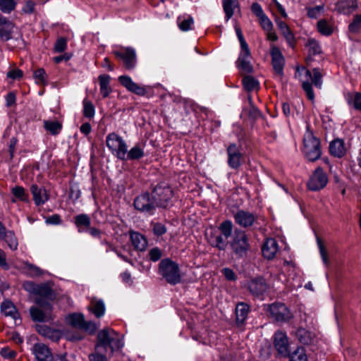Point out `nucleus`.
<instances>
[{
  "label": "nucleus",
  "mask_w": 361,
  "mask_h": 361,
  "mask_svg": "<svg viewBox=\"0 0 361 361\" xmlns=\"http://www.w3.org/2000/svg\"><path fill=\"white\" fill-rule=\"evenodd\" d=\"M295 77L299 78L302 82V89L305 92L307 97L311 101L314 99V94L312 90V84L309 82L311 80L312 84L317 88H321L322 85V75L317 68H314L312 71L302 67L298 68Z\"/></svg>",
  "instance_id": "1"
},
{
  "label": "nucleus",
  "mask_w": 361,
  "mask_h": 361,
  "mask_svg": "<svg viewBox=\"0 0 361 361\" xmlns=\"http://www.w3.org/2000/svg\"><path fill=\"white\" fill-rule=\"evenodd\" d=\"M123 346V343L117 333L110 328H106L99 331L94 349H103L106 352V348L109 347L113 353Z\"/></svg>",
  "instance_id": "2"
},
{
  "label": "nucleus",
  "mask_w": 361,
  "mask_h": 361,
  "mask_svg": "<svg viewBox=\"0 0 361 361\" xmlns=\"http://www.w3.org/2000/svg\"><path fill=\"white\" fill-rule=\"evenodd\" d=\"M159 273L167 283L171 285H176L181 281L180 272L178 264L170 259H164L160 262Z\"/></svg>",
  "instance_id": "3"
},
{
  "label": "nucleus",
  "mask_w": 361,
  "mask_h": 361,
  "mask_svg": "<svg viewBox=\"0 0 361 361\" xmlns=\"http://www.w3.org/2000/svg\"><path fill=\"white\" fill-rule=\"evenodd\" d=\"M303 152L310 161L318 159L322 154L319 140L309 130L304 135Z\"/></svg>",
  "instance_id": "4"
},
{
  "label": "nucleus",
  "mask_w": 361,
  "mask_h": 361,
  "mask_svg": "<svg viewBox=\"0 0 361 361\" xmlns=\"http://www.w3.org/2000/svg\"><path fill=\"white\" fill-rule=\"evenodd\" d=\"M37 306H32L30 309L32 319L35 322H48L52 319V307L51 304L41 298H36Z\"/></svg>",
  "instance_id": "5"
},
{
  "label": "nucleus",
  "mask_w": 361,
  "mask_h": 361,
  "mask_svg": "<svg viewBox=\"0 0 361 361\" xmlns=\"http://www.w3.org/2000/svg\"><path fill=\"white\" fill-rule=\"evenodd\" d=\"M233 252L239 257H245L250 249L248 237L244 231L235 229L231 241Z\"/></svg>",
  "instance_id": "6"
},
{
  "label": "nucleus",
  "mask_w": 361,
  "mask_h": 361,
  "mask_svg": "<svg viewBox=\"0 0 361 361\" xmlns=\"http://www.w3.org/2000/svg\"><path fill=\"white\" fill-rule=\"evenodd\" d=\"M152 195L158 207L165 208L169 205L173 192L169 184L161 183L154 188Z\"/></svg>",
  "instance_id": "7"
},
{
  "label": "nucleus",
  "mask_w": 361,
  "mask_h": 361,
  "mask_svg": "<svg viewBox=\"0 0 361 361\" xmlns=\"http://www.w3.org/2000/svg\"><path fill=\"white\" fill-rule=\"evenodd\" d=\"M106 146L116 156L117 158L125 160L127 152V145L125 141L117 134L110 133L106 137Z\"/></svg>",
  "instance_id": "8"
},
{
  "label": "nucleus",
  "mask_w": 361,
  "mask_h": 361,
  "mask_svg": "<svg viewBox=\"0 0 361 361\" xmlns=\"http://www.w3.org/2000/svg\"><path fill=\"white\" fill-rule=\"evenodd\" d=\"M269 316L278 322H288L293 317L289 309L282 303H274L268 306Z\"/></svg>",
  "instance_id": "9"
},
{
  "label": "nucleus",
  "mask_w": 361,
  "mask_h": 361,
  "mask_svg": "<svg viewBox=\"0 0 361 361\" xmlns=\"http://www.w3.org/2000/svg\"><path fill=\"white\" fill-rule=\"evenodd\" d=\"M134 207L141 212L152 214L157 206V203L150 196L149 193L145 192L137 197L134 200Z\"/></svg>",
  "instance_id": "10"
},
{
  "label": "nucleus",
  "mask_w": 361,
  "mask_h": 361,
  "mask_svg": "<svg viewBox=\"0 0 361 361\" xmlns=\"http://www.w3.org/2000/svg\"><path fill=\"white\" fill-rule=\"evenodd\" d=\"M327 182L326 174L321 168H317L310 178L307 186L311 190H319L324 188Z\"/></svg>",
  "instance_id": "11"
},
{
  "label": "nucleus",
  "mask_w": 361,
  "mask_h": 361,
  "mask_svg": "<svg viewBox=\"0 0 361 361\" xmlns=\"http://www.w3.org/2000/svg\"><path fill=\"white\" fill-rule=\"evenodd\" d=\"M114 54L123 61L126 69L131 70L135 67L136 54L133 49L128 47L121 51H115Z\"/></svg>",
  "instance_id": "12"
},
{
  "label": "nucleus",
  "mask_w": 361,
  "mask_h": 361,
  "mask_svg": "<svg viewBox=\"0 0 361 361\" xmlns=\"http://www.w3.org/2000/svg\"><path fill=\"white\" fill-rule=\"evenodd\" d=\"M228 164L232 169H238L241 164L243 154L235 144H231L227 148Z\"/></svg>",
  "instance_id": "13"
},
{
  "label": "nucleus",
  "mask_w": 361,
  "mask_h": 361,
  "mask_svg": "<svg viewBox=\"0 0 361 361\" xmlns=\"http://www.w3.org/2000/svg\"><path fill=\"white\" fill-rule=\"evenodd\" d=\"M32 353L37 361H54L50 349L44 343H36L32 347Z\"/></svg>",
  "instance_id": "14"
},
{
  "label": "nucleus",
  "mask_w": 361,
  "mask_h": 361,
  "mask_svg": "<svg viewBox=\"0 0 361 361\" xmlns=\"http://www.w3.org/2000/svg\"><path fill=\"white\" fill-rule=\"evenodd\" d=\"M271 57H272V64L274 72L277 77L281 79L283 75V66H284V59L276 47H273L271 48Z\"/></svg>",
  "instance_id": "15"
},
{
  "label": "nucleus",
  "mask_w": 361,
  "mask_h": 361,
  "mask_svg": "<svg viewBox=\"0 0 361 361\" xmlns=\"http://www.w3.org/2000/svg\"><path fill=\"white\" fill-rule=\"evenodd\" d=\"M234 219L236 224L247 228L253 225L256 221V216L250 212L239 210L234 214Z\"/></svg>",
  "instance_id": "16"
},
{
  "label": "nucleus",
  "mask_w": 361,
  "mask_h": 361,
  "mask_svg": "<svg viewBox=\"0 0 361 361\" xmlns=\"http://www.w3.org/2000/svg\"><path fill=\"white\" fill-rule=\"evenodd\" d=\"M274 346L282 356L288 355V343L285 333L277 331L274 335Z\"/></svg>",
  "instance_id": "17"
},
{
  "label": "nucleus",
  "mask_w": 361,
  "mask_h": 361,
  "mask_svg": "<svg viewBox=\"0 0 361 361\" xmlns=\"http://www.w3.org/2000/svg\"><path fill=\"white\" fill-rule=\"evenodd\" d=\"M118 81L129 91L137 95L143 96L146 94L145 87L140 86L138 84L134 82L128 76L121 75L118 78Z\"/></svg>",
  "instance_id": "18"
},
{
  "label": "nucleus",
  "mask_w": 361,
  "mask_h": 361,
  "mask_svg": "<svg viewBox=\"0 0 361 361\" xmlns=\"http://www.w3.org/2000/svg\"><path fill=\"white\" fill-rule=\"evenodd\" d=\"M247 288L252 295H261L268 289V285L262 278H255L251 279Z\"/></svg>",
  "instance_id": "19"
},
{
  "label": "nucleus",
  "mask_w": 361,
  "mask_h": 361,
  "mask_svg": "<svg viewBox=\"0 0 361 361\" xmlns=\"http://www.w3.org/2000/svg\"><path fill=\"white\" fill-rule=\"evenodd\" d=\"M16 28L13 24L6 18L0 16V37L2 40L7 41L12 37V34Z\"/></svg>",
  "instance_id": "20"
},
{
  "label": "nucleus",
  "mask_w": 361,
  "mask_h": 361,
  "mask_svg": "<svg viewBox=\"0 0 361 361\" xmlns=\"http://www.w3.org/2000/svg\"><path fill=\"white\" fill-rule=\"evenodd\" d=\"M207 237L209 243L215 247L220 250H224L227 246V239L220 233L218 234L216 231H212L209 233H207Z\"/></svg>",
  "instance_id": "21"
},
{
  "label": "nucleus",
  "mask_w": 361,
  "mask_h": 361,
  "mask_svg": "<svg viewBox=\"0 0 361 361\" xmlns=\"http://www.w3.org/2000/svg\"><path fill=\"white\" fill-rule=\"evenodd\" d=\"M30 190L37 205L43 204L49 200V195L45 188L34 184L31 185Z\"/></svg>",
  "instance_id": "22"
},
{
  "label": "nucleus",
  "mask_w": 361,
  "mask_h": 361,
  "mask_svg": "<svg viewBox=\"0 0 361 361\" xmlns=\"http://www.w3.org/2000/svg\"><path fill=\"white\" fill-rule=\"evenodd\" d=\"M262 250L265 258L268 259H273L278 251V244L273 238L267 239Z\"/></svg>",
  "instance_id": "23"
},
{
  "label": "nucleus",
  "mask_w": 361,
  "mask_h": 361,
  "mask_svg": "<svg viewBox=\"0 0 361 361\" xmlns=\"http://www.w3.org/2000/svg\"><path fill=\"white\" fill-rule=\"evenodd\" d=\"M130 237L133 247L140 251H143L146 249L147 241L145 237L138 232L130 231Z\"/></svg>",
  "instance_id": "24"
},
{
  "label": "nucleus",
  "mask_w": 361,
  "mask_h": 361,
  "mask_svg": "<svg viewBox=\"0 0 361 361\" xmlns=\"http://www.w3.org/2000/svg\"><path fill=\"white\" fill-rule=\"evenodd\" d=\"M357 8L355 0H343L336 5V11L340 13L348 15Z\"/></svg>",
  "instance_id": "25"
},
{
  "label": "nucleus",
  "mask_w": 361,
  "mask_h": 361,
  "mask_svg": "<svg viewBox=\"0 0 361 361\" xmlns=\"http://www.w3.org/2000/svg\"><path fill=\"white\" fill-rule=\"evenodd\" d=\"M35 295H38V298L41 299L44 298L49 300H53L55 297L54 293L49 283L38 284Z\"/></svg>",
  "instance_id": "26"
},
{
  "label": "nucleus",
  "mask_w": 361,
  "mask_h": 361,
  "mask_svg": "<svg viewBox=\"0 0 361 361\" xmlns=\"http://www.w3.org/2000/svg\"><path fill=\"white\" fill-rule=\"evenodd\" d=\"M21 269L23 273L30 277H39L46 273L44 270L27 262L23 263Z\"/></svg>",
  "instance_id": "27"
},
{
  "label": "nucleus",
  "mask_w": 361,
  "mask_h": 361,
  "mask_svg": "<svg viewBox=\"0 0 361 361\" xmlns=\"http://www.w3.org/2000/svg\"><path fill=\"white\" fill-rule=\"evenodd\" d=\"M222 6L225 13L226 20L228 21L239 7L238 0H222Z\"/></svg>",
  "instance_id": "28"
},
{
  "label": "nucleus",
  "mask_w": 361,
  "mask_h": 361,
  "mask_svg": "<svg viewBox=\"0 0 361 361\" xmlns=\"http://www.w3.org/2000/svg\"><path fill=\"white\" fill-rule=\"evenodd\" d=\"M330 153L336 157H342L345 154L344 142L341 140H334L329 145Z\"/></svg>",
  "instance_id": "29"
},
{
  "label": "nucleus",
  "mask_w": 361,
  "mask_h": 361,
  "mask_svg": "<svg viewBox=\"0 0 361 361\" xmlns=\"http://www.w3.org/2000/svg\"><path fill=\"white\" fill-rule=\"evenodd\" d=\"M296 336L301 343L310 345L313 343L315 334L305 329H299L296 332Z\"/></svg>",
  "instance_id": "30"
},
{
  "label": "nucleus",
  "mask_w": 361,
  "mask_h": 361,
  "mask_svg": "<svg viewBox=\"0 0 361 361\" xmlns=\"http://www.w3.org/2000/svg\"><path fill=\"white\" fill-rule=\"evenodd\" d=\"M345 99L348 105L356 110L361 111V93L358 92H348L345 94Z\"/></svg>",
  "instance_id": "31"
},
{
  "label": "nucleus",
  "mask_w": 361,
  "mask_h": 361,
  "mask_svg": "<svg viewBox=\"0 0 361 361\" xmlns=\"http://www.w3.org/2000/svg\"><path fill=\"white\" fill-rule=\"evenodd\" d=\"M276 24L279 29L281 30V34L284 36L290 46L294 45V36L290 30L289 27L283 21L276 20Z\"/></svg>",
  "instance_id": "32"
},
{
  "label": "nucleus",
  "mask_w": 361,
  "mask_h": 361,
  "mask_svg": "<svg viewBox=\"0 0 361 361\" xmlns=\"http://www.w3.org/2000/svg\"><path fill=\"white\" fill-rule=\"evenodd\" d=\"M1 312L6 317H11L15 321L18 318L16 307L11 301H4L1 305Z\"/></svg>",
  "instance_id": "33"
},
{
  "label": "nucleus",
  "mask_w": 361,
  "mask_h": 361,
  "mask_svg": "<svg viewBox=\"0 0 361 361\" xmlns=\"http://www.w3.org/2000/svg\"><path fill=\"white\" fill-rule=\"evenodd\" d=\"M36 329L38 333L44 337H47L53 341H58L59 339V332L52 330L47 326L37 325Z\"/></svg>",
  "instance_id": "34"
},
{
  "label": "nucleus",
  "mask_w": 361,
  "mask_h": 361,
  "mask_svg": "<svg viewBox=\"0 0 361 361\" xmlns=\"http://www.w3.org/2000/svg\"><path fill=\"white\" fill-rule=\"evenodd\" d=\"M109 81L110 76L108 75H101L99 77L100 92L103 97H107L111 92V88L109 87Z\"/></svg>",
  "instance_id": "35"
},
{
  "label": "nucleus",
  "mask_w": 361,
  "mask_h": 361,
  "mask_svg": "<svg viewBox=\"0 0 361 361\" xmlns=\"http://www.w3.org/2000/svg\"><path fill=\"white\" fill-rule=\"evenodd\" d=\"M249 307L245 303H240L236 306V320L238 323H243L247 318Z\"/></svg>",
  "instance_id": "36"
},
{
  "label": "nucleus",
  "mask_w": 361,
  "mask_h": 361,
  "mask_svg": "<svg viewBox=\"0 0 361 361\" xmlns=\"http://www.w3.org/2000/svg\"><path fill=\"white\" fill-rule=\"evenodd\" d=\"M89 309L92 311L97 317L103 316L105 311L104 305L102 300H92Z\"/></svg>",
  "instance_id": "37"
},
{
  "label": "nucleus",
  "mask_w": 361,
  "mask_h": 361,
  "mask_svg": "<svg viewBox=\"0 0 361 361\" xmlns=\"http://www.w3.org/2000/svg\"><path fill=\"white\" fill-rule=\"evenodd\" d=\"M250 57L245 56H240L238 60V66L242 72L245 73H251L252 71V66L249 61Z\"/></svg>",
  "instance_id": "38"
},
{
  "label": "nucleus",
  "mask_w": 361,
  "mask_h": 361,
  "mask_svg": "<svg viewBox=\"0 0 361 361\" xmlns=\"http://www.w3.org/2000/svg\"><path fill=\"white\" fill-rule=\"evenodd\" d=\"M288 355L290 361H307V357L303 348H297Z\"/></svg>",
  "instance_id": "39"
},
{
  "label": "nucleus",
  "mask_w": 361,
  "mask_h": 361,
  "mask_svg": "<svg viewBox=\"0 0 361 361\" xmlns=\"http://www.w3.org/2000/svg\"><path fill=\"white\" fill-rule=\"evenodd\" d=\"M244 87L247 91H253L259 87V82L252 76L247 75L243 79Z\"/></svg>",
  "instance_id": "40"
},
{
  "label": "nucleus",
  "mask_w": 361,
  "mask_h": 361,
  "mask_svg": "<svg viewBox=\"0 0 361 361\" xmlns=\"http://www.w3.org/2000/svg\"><path fill=\"white\" fill-rule=\"evenodd\" d=\"M219 229L220 231V233L224 235V237H225L226 239H228L232 235L233 224L230 221H223L220 224Z\"/></svg>",
  "instance_id": "41"
},
{
  "label": "nucleus",
  "mask_w": 361,
  "mask_h": 361,
  "mask_svg": "<svg viewBox=\"0 0 361 361\" xmlns=\"http://www.w3.org/2000/svg\"><path fill=\"white\" fill-rule=\"evenodd\" d=\"M144 155V152L141 147L136 145L133 147L129 152H126V159H139Z\"/></svg>",
  "instance_id": "42"
},
{
  "label": "nucleus",
  "mask_w": 361,
  "mask_h": 361,
  "mask_svg": "<svg viewBox=\"0 0 361 361\" xmlns=\"http://www.w3.org/2000/svg\"><path fill=\"white\" fill-rule=\"evenodd\" d=\"M85 319L82 314H73L69 316L68 322L69 324L75 328L80 329L81 326L84 323Z\"/></svg>",
  "instance_id": "43"
},
{
  "label": "nucleus",
  "mask_w": 361,
  "mask_h": 361,
  "mask_svg": "<svg viewBox=\"0 0 361 361\" xmlns=\"http://www.w3.org/2000/svg\"><path fill=\"white\" fill-rule=\"evenodd\" d=\"M44 126L47 131L51 134H58L61 128V125L58 121H45Z\"/></svg>",
  "instance_id": "44"
},
{
  "label": "nucleus",
  "mask_w": 361,
  "mask_h": 361,
  "mask_svg": "<svg viewBox=\"0 0 361 361\" xmlns=\"http://www.w3.org/2000/svg\"><path fill=\"white\" fill-rule=\"evenodd\" d=\"M349 32L351 33H357L361 30V14L354 16L353 20L348 26Z\"/></svg>",
  "instance_id": "45"
},
{
  "label": "nucleus",
  "mask_w": 361,
  "mask_h": 361,
  "mask_svg": "<svg viewBox=\"0 0 361 361\" xmlns=\"http://www.w3.org/2000/svg\"><path fill=\"white\" fill-rule=\"evenodd\" d=\"M308 52L310 56H314L321 52V48L319 44L313 39H310L307 43Z\"/></svg>",
  "instance_id": "46"
},
{
  "label": "nucleus",
  "mask_w": 361,
  "mask_h": 361,
  "mask_svg": "<svg viewBox=\"0 0 361 361\" xmlns=\"http://www.w3.org/2000/svg\"><path fill=\"white\" fill-rule=\"evenodd\" d=\"M75 224L78 227H89L90 225V219L87 214H79L75 217Z\"/></svg>",
  "instance_id": "47"
},
{
  "label": "nucleus",
  "mask_w": 361,
  "mask_h": 361,
  "mask_svg": "<svg viewBox=\"0 0 361 361\" xmlns=\"http://www.w3.org/2000/svg\"><path fill=\"white\" fill-rule=\"evenodd\" d=\"M15 0H0V9L3 12L10 13L16 7Z\"/></svg>",
  "instance_id": "48"
},
{
  "label": "nucleus",
  "mask_w": 361,
  "mask_h": 361,
  "mask_svg": "<svg viewBox=\"0 0 361 361\" xmlns=\"http://www.w3.org/2000/svg\"><path fill=\"white\" fill-rule=\"evenodd\" d=\"M317 27L319 31L325 35H329L332 33V27L327 23L325 20H320L317 23Z\"/></svg>",
  "instance_id": "49"
},
{
  "label": "nucleus",
  "mask_w": 361,
  "mask_h": 361,
  "mask_svg": "<svg viewBox=\"0 0 361 361\" xmlns=\"http://www.w3.org/2000/svg\"><path fill=\"white\" fill-rule=\"evenodd\" d=\"M11 192L14 197L21 201L27 200V194L24 188L21 186H16L11 189Z\"/></svg>",
  "instance_id": "50"
},
{
  "label": "nucleus",
  "mask_w": 361,
  "mask_h": 361,
  "mask_svg": "<svg viewBox=\"0 0 361 361\" xmlns=\"http://www.w3.org/2000/svg\"><path fill=\"white\" fill-rule=\"evenodd\" d=\"M83 114L87 118H92L94 115V107L92 102L87 99L83 101Z\"/></svg>",
  "instance_id": "51"
},
{
  "label": "nucleus",
  "mask_w": 361,
  "mask_h": 361,
  "mask_svg": "<svg viewBox=\"0 0 361 361\" xmlns=\"http://www.w3.org/2000/svg\"><path fill=\"white\" fill-rule=\"evenodd\" d=\"M317 243L319 248V252L324 264L326 266H329L330 261L328 256L327 250L319 238H317Z\"/></svg>",
  "instance_id": "52"
},
{
  "label": "nucleus",
  "mask_w": 361,
  "mask_h": 361,
  "mask_svg": "<svg viewBox=\"0 0 361 361\" xmlns=\"http://www.w3.org/2000/svg\"><path fill=\"white\" fill-rule=\"evenodd\" d=\"M102 349L95 350L94 353L89 355L90 361H107L106 355H103Z\"/></svg>",
  "instance_id": "53"
},
{
  "label": "nucleus",
  "mask_w": 361,
  "mask_h": 361,
  "mask_svg": "<svg viewBox=\"0 0 361 361\" xmlns=\"http://www.w3.org/2000/svg\"><path fill=\"white\" fill-rule=\"evenodd\" d=\"M67 47V41L65 38L61 37L59 38L54 45V51L55 52H63L66 50Z\"/></svg>",
  "instance_id": "54"
},
{
  "label": "nucleus",
  "mask_w": 361,
  "mask_h": 361,
  "mask_svg": "<svg viewBox=\"0 0 361 361\" xmlns=\"http://www.w3.org/2000/svg\"><path fill=\"white\" fill-rule=\"evenodd\" d=\"M192 24V18L191 16H188L187 19H184L178 23V27L182 31H188L191 30Z\"/></svg>",
  "instance_id": "55"
},
{
  "label": "nucleus",
  "mask_w": 361,
  "mask_h": 361,
  "mask_svg": "<svg viewBox=\"0 0 361 361\" xmlns=\"http://www.w3.org/2000/svg\"><path fill=\"white\" fill-rule=\"evenodd\" d=\"M259 21L264 31L273 30V24L266 15L259 18Z\"/></svg>",
  "instance_id": "56"
},
{
  "label": "nucleus",
  "mask_w": 361,
  "mask_h": 361,
  "mask_svg": "<svg viewBox=\"0 0 361 361\" xmlns=\"http://www.w3.org/2000/svg\"><path fill=\"white\" fill-rule=\"evenodd\" d=\"M80 329L87 332L90 334H93L97 330V326L94 323L92 322L84 321V323L81 326Z\"/></svg>",
  "instance_id": "57"
},
{
  "label": "nucleus",
  "mask_w": 361,
  "mask_h": 361,
  "mask_svg": "<svg viewBox=\"0 0 361 361\" xmlns=\"http://www.w3.org/2000/svg\"><path fill=\"white\" fill-rule=\"evenodd\" d=\"M0 354L6 359H11L16 357V352L8 347H4L0 350Z\"/></svg>",
  "instance_id": "58"
},
{
  "label": "nucleus",
  "mask_w": 361,
  "mask_h": 361,
  "mask_svg": "<svg viewBox=\"0 0 361 361\" xmlns=\"http://www.w3.org/2000/svg\"><path fill=\"white\" fill-rule=\"evenodd\" d=\"M38 284L32 282V281H25L23 283V288L27 292L36 294Z\"/></svg>",
  "instance_id": "59"
},
{
  "label": "nucleus",
  "mask_w": 361,
  "mask_h": 361,
  "mask_svg": "<svg viewBox=\"0 0 361 361\" xmlns=\"http://www.w3.org/2000/svg\"><path fill=\"white\" fill-rule=\"evenodd\" d=\"M46 77V73L42 68L37 69L34 72V78L37 80L38 83H44Z\"/></svg>",
  "instance_id": "60"
},
{
  "label": "nucleus",
  "mask_w": 361,
  "mask_h": 361,
  "mask_svg": "<svg viewBox=\"0 0 361 361\" xmlns=\"http://www.w3.org/2000/svg\"><path fill=\"white\" fill-rule=\"evenodd\" d=\"M161 255L162 252L161 250L157 247H154L149 252V258L154 262L158 261L161 257Z\"/></svg>",
  "instance_id": "61"
},
{
  "label": "nucleus",
  "mask_w": 361,
  "mask_h": 361,
  "mask_svg": "<svg viewBox=\"0 0 361 361\" xmlns=\"http://www.w3.org/2000/svg\"><path fill=\"white\" fill-rule=\"evenodd\" d=\"M252 12L258 18H261L265 15L261 6L258 3H253L251 6Z\"/></svg>",
  "instance_id": "62"
},
{
  "label": "nucleus",
  "mask_w": 361,
  "mask_h": 361,
  "mask_svg": "<svg viewBox=\"0 0 361 361\" xmlns=\"http://www.w3.org/2000/svg\"><path fill=\"white\" fill-rule=\"evenodd\" d=\"M23 75V71L18 68L11 70L7 73V77L13 80L20 79Z\"/></svg>",
  "instance_id": "63"
},
{
  "label": "nucleus",
  "mask_w": 361,
  "mask_h": 361,
  "mask_svg": "<svg viewBox=\"0 0 361 361\" xmlns=\"http://www.w3.org/2000/svg\"><path fill=\"white\" fill-rule=\"evenodd\" d=\"M166 228L164 225L161 224H154L153 226V232L157 235H161L165 233Z\"/></svg>",
  "instance_id": "64"
}]
</instances>
